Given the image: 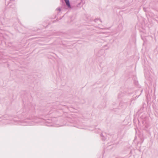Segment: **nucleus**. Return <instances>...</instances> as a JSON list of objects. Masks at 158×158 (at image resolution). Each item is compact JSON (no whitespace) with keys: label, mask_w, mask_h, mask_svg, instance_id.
<instances>
[{"label":"nucleus","mask_w":158,"mask_h":158,"mask_svg":"<svg viewBox=\"0 0 158 158\" xmlns=\"http://www.w3.org/2000/svg\"><path fill=\"white\" fill-rule=\"evenodd\" d=\"M124 134V132L123 130H120L118 132V135L120 137H123Z\"/></svg>","instance_id":"39448f33"},{"label":"nucleus","mask_w":158,"mask_h":158,"mask_svg":"<svg viewBox=\"0 0 158 158\" xmlns=\"http://www.w3.org/2000/svg\"><path fill=\"white\" fill-rule=\"evenodd\" d=\"M56 10L58 11L59 12H60L61 10V8L60 7H59V8H57L56 9Z\"/></svg>","instance_id":"6e6552de"},{"label":"nucleus","mask_w":158,"mask_h":158,"mask_svg":"<svg viewBox=\"0 0 158 158\" xmlns=\"http://www.w3.org/2000/svg\"><path fill=\"white\" fill-rule=\"evenodd\" d=\"M71 123L75 124H77V125H75L73 126L80 129H86V128L82 126L80 124L79 120L76 118L73 117L72 120V121L70 122Z\"/></svg>","instance_id":"7ed1b4c3"},{"label":"nucleus","mask_w":158,"mask_h":158,"mask_svg":"<svg viewBox=\"0 0 158 158\" xmlns=\"http://www.w3.org/2000/svg\"><path fill=\"white\" fill-rule=\"evenodd\" d=\"M101 139L103 140H105L106 139V136L103 135L102 134L101 135Z\"/></svg>","instance_id":"423d86ee"},{"label":"nucleus","mask_w":158,"mask_h":158,"mask_svg":"<svg viewBox=\"0 0 158 158\" xmlns=\"http://www.w3.org/2000/svg\"><path fill=\"white\" fill-rule=\"evenodd\" d=\"M66 5L68 6L69 8H71V6L70 4L69 1H67L65 2Z\"/></svg>","instance_id":"0eeeda50"},{"label":"nucleus","mask_w":158,"mask_h":158,"mask_svg":"<svg viewBox=\"0 0 158 158\" xmlns=\"http://www.w3.org/2000/svg\"><path fill=\"white\" fill-rule=\"evenodd\" d=\"M46 125L50 126H53L56 127H59L65 125L64 124L60 123V121L55 118H52L51 119H44Z\"/></svg>","instance_id":"f03ea898"},{"label":"nucleus","mask_w":158,"mask_h":158,"mask_svg":"<svg viewBox=\"0 0 158 158\" xmlns=\"http://www.w3.org/2000/svg\"><path fill=\"white\" fill-rule=\"evenodd\" d=\"M88 130H92L90 129H88Z\"/></svg>","instance_id":"ddd939ff"},{"label":"nucleus","mask_w":158,"mask_h":158,"mask_svg":"<svg viewBox=\"0 0 158 158\" xmlns=\"http://www.w3.org/2000/svg\"><path fill=\"white\" fill-rule=\"evenodd\" d=\"M6 4H7V6H9V7H10L12 6V4H15V3L13 0H6Z\"/></svg>","instance_id":"20e7f679"},{"label":"nucleus","mask_w":158,"mask_h":158,"mask_svg":"<svg viewBox=\"0 0 158 158\" xmlns=\"http://www.w3.org/2000/svg\"><path fill=\"white\" fill-rule=\"evenodd\" d=\"M140 141H141V143H142L143 142V139L142 138H140Z\"/></svg>","instance_id":"1a4fd4ad"},{"label":"nucleus","mask_w":158,"mask_h":158,"mask_svg":"<svg viewBox=\"0 0 158 158\" xmlns=\"http://www.w3.org/2000/svg\"><path fill=\"white\" fill-rule=\"evenodd\" d=\"M64 1H65V2H66L67 1H69V0H64Z\"/></svg>","instance_id":"f8f14e48"},{"label":"nucleus","mask_w":158,"mask_h":158,"mask_svg":"<svg viewBox=\"0 0 158 158\" xmlns=\"http://www.w3.org/2000/svg\"><path fill=\"white\" fill-rule=\"evenodd\" d=\"M2 120L4 124H11L23 126H33L41 122L40 119L36 117L32 118H27L23 120H20L18 118H12L8 115L0 117V121Z\"/></svg>","instance_id":"f257e3e1"},{"label":"nucleus","mask_w":158,"mask_h":158,"mask_svg":"<svg viewBox=\"0 0 158 158\" xmlns=\"http://www.w3.org/2000/svg\"><path fill=\"white\" fill-rule=\"evenodd\" d=\"M64 1H65V2H66L67 1H69V0H64Z\"/></svg>","instance_id":"9b49d317"},{"label":"nucleus","mask_w":158,"mask_h":158,"mask_svg":"<svg viewBox=\"0 0 158 158\" xmlns=\"http://www.w3.org/2000/svg\"><path fill=\"white\" fill-rule=\"evenodd\" d=\"M81 2H80V3H79L78 4V5H77V6L78 7H80V6H79L81 5Z\"/></svg>","instance_id":"9d476101"}]
</instances>
